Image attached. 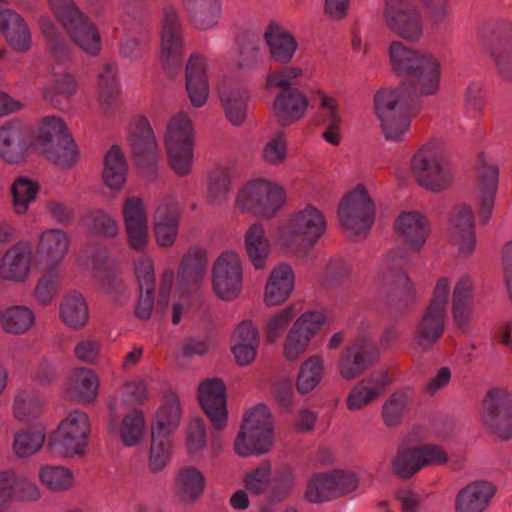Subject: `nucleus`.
<instances>
[{
  "label": "nucleus",
  "mask_w": 512,
  "mask_h": 512,
  "mask_svg": "<svg viewBox=\"0 0 512 512\" xmlns=\"http://www.w3.org/2000/svg\"><path fill=\"white\" fill-rule=\"evenodd\" d=\"M288 155V142L282 133L268 139L262 146L261 159L270 166H279Z\"/></svg>",
  "instance_id": "69168bd1"
},
{
  "label": "nucleus",
  "mask_w": 512,
  "mask_h": 512,
  "mask_svg": "<svg viewBox=\"0 0 512 512\" xmlns=\"http://www.w3.org/2000/svg\"><path fill=\"white\" fill-rule=\"evenodd\" d=\"M71 136L65 121L59 116L45 117L39 126V137L43 152L53 151V147L61 144Z\"/></svg>",
  "instance_id": "6e6d98bb"
},
{
  "label": "nucleus",
  "mask_w": 512,
  "mask_h": 512,
  "mask_svg": "<svg viewBox=\"0 0 512 512\" xmlns=\"http://www.w3.org/2000/svg\"><path fill=\"white\" fill-rule=\"evenodd\" d=\"M204 487L202 473L193 467L181 469L175 478V494L185 504L195 502L202 495Z\"/></svg>",
  "instance_id": "a18cd8bd"
},
{
  "label": "nucleus",
  "mask_w": 512,
  "mask_h": 512,
  "mask_svg": "<svg viewBox=\"0 0 512 512\" xmlns=\"http://www.w3.org/2000/svg\"><path fill=\"white\" fill-rule=\"evenodd\" d=\"M373 357V348L369 342L353 343L341 356L339 364L341 376L346 380L355 379L368 368Z\"/></svg>",
  "instance_id": "2f4dec72"
},
{
  "label": "nucleus",
  "mask_w": 512,
  "mask_h": 512,
  "mask_svg": "<svg viewBox=\"0 0 512 512\" xmlns=\"http://www.w3.org/2000/svg\"><path fill=\"white\" fill-rule=\"evenodd\" d=\"M488 398L484 426L503 440L512 438V399L497 391H490Z\"/></svg>",
  "instance_id": "6ab92c4d"
},
{
  "label": "nucleus",
  "mask_w": 512,
  "mask_h": 512,
  "mask_svg": "<svg viewBox=\"0 0 512 512\" xmlns=\"http://www.w3.org/2000/svg\"><path fill=\"white\" fill-rule=\"evenodd\" d=\"M106 429L125 447H134L142 442L146 433V420L142 410L125 409V399L109 398Z\"/></svg>",
  "instance_id": "0eeeda50"
},
{
  "label": "nucleus",
  "mask_w": 512,
  "mask_h": 512,
  "mask_svg": "<svg viewBox=\"0 0 512 512\" xmlns=\"http://www.w3.org/2000/svg\"><path fill=\"white\" fill-rule=\"evenodd\" d=\"M375 210V205L364 186L358 185L341 201L338 217L348 236L358 239L372 227Z\"/></svg>",
  "instance_id": "6e6552de"
},
{
  "label": "nucleus",
  "mask_w": 512,
  "mask_h": 512,
  "mask_svg": "<svg viewBox=\"0 0 512 512\" xmlns=\"http://www.w3.org/2000/svg\"><path fill=\"white\" fill-rule=\"evenodd\" d=\"M324 376V360L319 355H312L300 366L296 379V389L302 394L312 392Z\"/></svg>",
  "instance_id": "603ef678"
},
{
  "label": "nucleus",
  "mask_w": 512,
  "mask_h": 512,
  "mask_svg": "<svg viewBox=\"0 0 512 512\" xmlns=\"http://www.w3.org/2000/svg\"><path fill=\"white\" fill-rule=\"evenodd\" d=\"M39 190L38 184L25 176L15 179L12 184L13 207L17 214L27 212L30 204L36 199Z\"/></svg>",
  "instance_id": "bf43d9fd"
},
{
  "label": "nucleus",
  "mask_w": 512,
  "mask_h": 512,
  "mask_svg": "<svg viewBox=\"0 0 512 512\" xmlns=\"http://www.w3.org/2000/svg\"><path fill=\"white\" fill-rule=\"evenodd\" d=\"M499 168L495 163L483 161L476 171L474 203L479 222L486 225L492 218L499 190Z\"/></svg>",
  "instance_id": "ddd939ff"
},
{
  "label": "nucleus",
  "mask_w": 512,
  "mask_h": 512,
  "mask_svg": "<svg viewBox=\"0 0 512 512\" xmlns=\"http://www.w3.org/2000/svg\"><path fill=\"white\" fill-rule=\"evenodd\" d=\"M273 421L269 408L259 404L246 415L235 442L239 456L248 457L266 453L273 444Z\"/></svg>",
  "instance_id": "423d86ee"
},
{
  "label": "nucleus",
  "mask_w": 512,
  "mask_h": 512,
  "mask_svg": "<svg viewBox=\"0 0 512 512\" xmlns=\"http://www.w3.org/2000/svg\"><path fill=\"white\" fill-rule=\"evenodd\" d=\"M128 141L137 158L155 156L158 151L156 137L147 118L138 116L128 127Z\"/></svg>",
  "instance_id": "4c0bfd02"
},
{
  "label": "nucleus",
  "mask_w": 512,
  "mask_h": 512,
  "mask_svg": "<svg viewBox=\"0 0 512 512\" xmlns=\"http://www.w3.org/2000/svg\"><path fill=\"white\" fill-rule=\"evenodd\" d=\"M383 22L391 33L408 42H419L424 36L423 17L412 0H386Z\"/></svg>",
  "instance_id": "9d476101"
},
{
  "label": "nucleus",
  "mask_w": 512,
  "mask_h": 512,
  "mask_svg": "<svg viewBox=\"0 0 512 512\" xmlns=\"http://www.w3.org/2000/svg\"><path fill=\"white\" fill-rule=\"evenodd\" d=\"M388 379L384 374H377L355 385L346 399V406L351 411L364 408L378 398L385 390Z\"/></svg>",
  "instance_id": "ea45409f"
},
{
  "label": "nucleus",
  "mask_w": 512,
  "mask_h": 512,
  "mask_svg": "<svg viewBox=\"0 0 512 512\" xmlns=\"http://www.w3.org/2000/svg\"><path fill=\"white\" fill-rule=\"evenodd\" d=\"M183 35L178 12L172 7L163 10L160 61L165 69L181 64Z\"/></svg>",
  "instance_id": "dca6fc26"
},
{
  "label": "nucleus",
  "mask_w": 512,
  "mask_h": 512,
  "mask_svg": "<svg viewBox=\"0 0 512 512\" xmlns=\"http://www.w3.org/2000/svg\"><path fill=\"white\" fill-rule=\"evenodd\" d=\"M172 441L170 437L151 433V446L148 458V467L152 472L162 471L172 457Z\"/></svg>",
  "instance_id": "052dcab7"
},
{
  "label": "nucleus",
  "mask_w": 512,
  "mask_h": 512,
  "mask_svg": "<svg viewBox=\"0 0 512 512\" xmlns=\"http://www.w3.org/2000/svg\"><path fill=\"white\" fill-rule=\"evenodd\" d=\"M78 83L75 77L69 73L56 75L51 87L43 88V97L51 103L57 102L56 96L66 99L71 98L77 92Z\"/></svg>",
  "instance_id": "338daca9"
},
{
  "label": "nucleus",
  "mask_w": 512,
  "mask_h": 512,
  "mask_svg": "<svg viewBox=\"0 0 512 512\" xmlns=\"http://www.w3.org/2000/svg\"><path fill=\"white\" fill-rule=\"evenodd\" d=\"M410 99L409 87L382 88L374 96L376 117L386 140L401 142L411 126V116L406 112Z\"/></svg>",
  "instance_id": "7ed1b4c3"
},
{
  "label": "nucleus",
  "mask_w": 512,
  "mask_h": 512,
  "mask_svg": "<svg viewBox=\"0 0 512 512\" xmlns=\"http://www.w3.org/2000/svg\"><path fill=\"white\" fill-rule=\"evenodd\" d=\"M0 29L7 42L18 51L31 46V34L24 19L14 10L6 8L0 13Z\"/></svg>",
  "instance_id": "e433bc0d"
},
{
  "label": "nucleus",
  "mask_w": 512,
  "mask_h": 512,
  "mask_svg": "<svg viewBox=\"0 0 512 512\" xmlns=\"http://www.w3.org/2000/svg\"><path fill=\"white\" fill-rule=\"evenodd\" d=\"M122 216L129 246L137 252L144 251L150 240L144 201L137 196L125 198Z\"/></svg>",
  "instance_id": "2eb2a0df"
},
{
  "label": "nucleus",
  "mask_w": 512,
  "mask_h": 512,
  "mask_svg": "<svg viewBox=\"0 0 512 512\" xmlns=\"http://www.w3.org/2000/svg\"><path fill=\"white\" fill-rule=\"evenodd\" d=\"M475 285L471 277L464 275L457 281L452 295V312L459 326L468 324L471 317L470 304L474 298Z\"/></svg>",
  "instance_id": "37998d69"
},
{
  "label": "nucleus",
  "mask_w": 512,
  "mask_h": 512,
  "mask_svg": "<svg viewBox=\"0 0 512 512\" xmlns=\"http://www.w3.org/2000/svg\"><path fill=\"white\" fill-rule=\"evenodd\" d=\"M285 203V189L265 178L247 181L235 198L236 209L263 219L275 217Z\"/></svg>",
  "instance_id": "39448f33"
},
{
  "label": "nucleus",
  "mask_w": 512,
  "mask_h": 512,
  "mask_svg": "<svg viewBox=\"0 0 512 512\" xmlns=\"http://www.w3.org/2000/svg\"><path fill=\"white\" fill-rule=\"evenodd\" d=\"M428 54V52L408 47L399 40L392 41L388 47L391 68L400 76L411 75Z\"/></svg>",
  "instance_id": "a19ab883"
},
{
  "label": "nucleus",
  "mask_w": 512,
  "mask_h": 512,
  "mask_svg": "<svg viewBox=\"0 0 512 512\" xmlns=\"http://www.w3.org/2000/svg\"><path fill=\"white\" fill-rule=\"evenodd\" d=\"M207 256L203 249L190 250L182 259L179 271L181 288L186 285H198L207 269Z\"/></svg>",
  "instance_id": "8fccbe9b"
},
{
  "label": "nucleus",
  "mask_w": 512,
  "mask_h": 512,
  "mask_svg": "<svg viewBox=\"0 0 512 512\" xmlns=\"http://www.w3.org/2000/svg\"><path fill=\"white\" fill-rule=\"evenodd\" d=\"M45 441L43 429L22 428L14 434L12 448L17 457L27 458L38 453Z\"/></svg>",
  "instance_id": "5fc2aeb1"
},
{
  "label": "nucleus",
  "mask_w": 512,
  "mask_h": 512,
  "mask_svg": "<svg viewBox=\"0 0 512 512\" xmlns=\"http://www.w3.org/2000/svg\"><path fill=\"white\" fill-rule=\"evenodd\" d=\"M91 426L88 414L73 409L59 422L50 446L63 457H74L85 453Z\"/></svg>",
  "instance_id": "1a4fd4ad"
},
{
  "label": "nucleus",
  "mask_w": 512,
  "mask_h": 512,
  "mask_svg": "<svg viewBox=\"0 0 512 512\" xmlns=\"http://www.w3.org/2000/svg\"><path fill=\"white\" fill-rule=\"evenodd\" d=\"M243 289V264L235 250L223 251L212 266V290L223 301L237 299Z\"/></svg>",
  "instance_id": "9b49d317"
},
{
  "label": "nucleus",
  "mask_w": 512,
  "mask_h": 512,
  "mask_svg": "<svg viewBox=\"0 0 512 512\" xmlns=\"http://www.w3.org/2000/svg\"><path fill=\"white\" fill-rule=\"evenodd\" d=\"M326 321L322 311L302 313L292 324L283 345V355L288 361L298 360L307 350L313 337Z\"/></svg>",
  "instance_id": "f8f14e48"
},
{
  "label": "nucleus",
  "mask_w": 512,
  "mask_h": 512,
  "mask_svg": "<svg viewBox=\"0 0 512 512\" xmlns=\"http://www.w3.org/2000/svg\"><path fill=\"white\" fill-rule=\"evenodd\" d=\"M181 210L173 198L163 200L156 208L153 229L156 242L161 247L171 246L178 235Z\"/></svg>",
  "instance_id": "393cba45"
},
{
  "label": "nucleus",
  "mask_w": 512,
  "mask_h": 512,
  "mask_svg": "<svg viewBox=\"0 0 512 512\" xmlns=\"http://www.w3.org/2000/svg\"><path fill=\"white\" fill-rule=\"evenodd\" d=\"M295 287V273L291 265L280 263L273 267L267 278L263 300L269 307L279 306L286 302Z\"/></svg>",
  "instance_id": "b1692460"
},
{
  "label": "nucleus",
  "mask_w": 512,
  "mask_h": 512,
  "mask_svg": "<svg viewBox=\"0 0 512 512\" xmlns=\"http://www.w3.org/2000/svg\"><path fill=\"white\" fill-rule=\"evenodd\" d=\"M208 68V59L200 54L191 55L186 64L185 87L193 107L200 108L208 102L210 95Z\"/></svg>",
  "instance_id": "aec40b11"
},
{
  "label": "nucleus",
  "mask_w": 512,
  "mask_h": 512,
  "mask_svg": "<svg viewBox=\"0 0 512 512\" xmlns=\"http://www.w3.org/2000/svg\"><path fill=\"white\" fill-rule=\"evenodd\" d=\"M69 247L70 238L64 230L48 228L39 234L36 253L47 270H59Z\"/></svg>",
  "instance_id": "412c9836"
},
{
  "label": "nucleus",
  "mask_w": 512,
  "mask_h": 512,
  "mask_svg": "<svg viewBox=\"0 0 512 512\" xmlns=\"http://www.w3.org/2000/svg\"><path fill=\"white\" fill-rule=\"evenodd\" d=\"M198 398L213 428L224 429L228 419L224 382L218 378H210L201 382L198 387Z\"/></svg>",
  "instance_id": "f3484780"
},
{
  "label": "nucleus",
  "mask_w": 512,
  "mask_h": 512,
  "mask_svg": "<svg viewBox=\"0 0 512 512\" xmlns=\"http://www.w3.org/2000/svg\"><path fill=\"white\" fill-rule=\"evenodd\" d=\"M168 162L179 176L192 172L194 164V145L166 147Z\"/></svg>",
  "instance_id": "e2e57ef3"
},
{
  "label": "nucleus",
  "mask_w": 512,
  "mask_h": 512,
  "mask_svg": "<svg viewBox=\"0 0 512 512\" xmlns=\"http://www.w3.org/2000/svg\"><path fill=\"white\" fill-rule=\"evenodd\" d=\"M99 387V376L89 368L79 367L68 374L63 393L68 399L90 403L97 399Z\"/></svg>",
  "instance_id": "a878e982"
},
{
  "label": "nucleus",
  "mask_w": 512,
  "mask_h": 512,
  "mask_svg": "<svg viewBox=\"0 0 512 512\" xmlns=\"http://www.w3.org/2000/svg\"><path fill=\"white\" fill-rule=\"evenodd\" d=\"M411 170L423 188L435 193L446 190L454 180L445 148L436 141L425 144L413 155Z\"/></svg>",
  "instance_id": "20e7f679"
},
{
  "label": "nucleus",
  "mask_w": 512,
  "mask_h": 512,
  "mask_svg": "<svg viewBox=\"0 0 512 512\" xmlns=\"http://www.w3.org/2000/svg\"><path fill=\"white\" fill-rule=\"evenodd\" d=\"M391 467L400 478H409L422 469L416 448L402 449L391 461Z\"/></svg>",
  "instance_id": "0e129e2a"
},
{
  "label": "nucleus",
  "mask_w": 512,
  "mask_h": 512,
  "mask_svg": "<svg viewBox=\"0 0 512 512\" xmlns=\"http://www.w3.org/2000/svg\"><path fill=\"white\" fill-rule=\"evenodd\" d=\"M326 227L323 212L306 204L279 225L275 243L285 253H298L302 246L314 245L324 235Z\"/></svg>",
  "instance_id": "f03ea898"
},
{
  "label": "nucleus",
  "mask_w": 512,
  "mask_h": 512,
  "mask_svg": "<svg viewBox=\"0 0 512 512\" xmlns=\"http://www.w3.org/2000/svg\"><path fill=\"white\" fill-rule=\"evenodd\" d=\"M447 239L458 256L467 258L473 254L477 240L474 213L470 206L460 204L452 210L448 220Z\"/></svg>",
  "instance_id": "4468645a"
},
{
  "label": "nucleus",
  "mask_w": 512,
  "mask_h": 512,
  "mask_svg": "<svg viewBox=\"0 0 512 512\" xmlns=\"http://www.w3.org/2000/svg\"><path fill=\"white\" fill-rule=\"evenodd\" d=\"M445 316V313L427 307L415 332V339L420 346H428L441 337L444 332Z\"/></svg>",
  "instance_id": "09e8293b"
},
{
  "label": "nucleus",
  "mask_w": 512,
  "mask_h": 512,
  "mask_svg": "<svg viewBox=\"0 0 512 512\" xmlns=\"http://www.w3.org/2000/svg\"><path fill=\"white\" fill-rule=\"evenodd\" d=\"M135 272L139 281L140 298L136 307V315L140 319L151 316L155 289L154 264L150 257H143L135 264Z\"/></svg>",
  "instance_id": "473e14b6"
},
{
  "label": "nucleus",
  "mask_w": 512,
  "mask_h": 512,
  "mask_svg": "<svg viewBox=\"0 0 512 512\" xmlns=\"http://www.w3.org/2000/svg\"><path fill=\"white\" fill-rule=\"evenodd\" d=\"M217 92L229 122L234 126H240L247 117L250 99L246 86L237 79L224 78L219 83Z\"/></svg>",
  "instance_id": "a211bd4d"
},
{
  "label": "nucleus",
  "mask_w": 512,
  "mask_h": 512,
  "mask_svg": "<svg viewBox=\"0 0 512 512\" xmlns=\"http://www.w3.org/2000/svg\"><path fill=\"white\" fill-rule=\"evenodd\" d=\"M305 498L311 503H321L336 498L329 472L315 474L309 479Z\"/></svg>",
  "instance_id": "680f3d73"
},
{
  "label": "nucleus",
  "mask_w": 512,
  "mask_h": 512,
  "mask_svg": "<svg viewBox=\"0 0 512 512\" xmlns=\"http://www.w3.org/2000/svg\"><path fill=\"white\" fill-rule=\"evenodd\" d=\"M264 40L271 59L282 65L290 63L299 48L294 34L276 21L267 25Z\"/></svg>",
  "instance_id": "4be33fe9"
},
{
  "label": "nucleus",
  "mask_w": 512,
  "mask_h": 512,
  "mask_svg": "<svg viewBox=\"0 0 512 512\" xmlns=\"http://www.w3.org/2000/svg\"><path fill=\"white\" fill-rule=\"evenodd\" d=\"M496 492L495 485L488 480H474L463 487L455 500L456 512H483Z\"/></svg>",
  "instance_id": "bb28decb"
},
{
  "label": "nucleus",
  "mask_w": 512,
  "mask_h": 512,
  "mask_svg": "<svg viewBox=\"0 0 512 512\" xmlns=\"http://www.w3.org/2000/svg\"><path fill=\"white\" fill-rule=\"evenodd\" d=\"M192 25L199 31L216 27L222 17L221 0H199L195 8L185 7Z\"/></svg>",
  "instance_id": "49530a36"
},
{
  "label": "nucleus",
  "mask_w": 512,
  "mask_h": 512,
  "mask_svg": "<svg viewBox=\"0 0 512 512\" xmlns=\"http://www.w3.org/2000/svg\"><path fill=\"white\" fill-rule=\"evenodd\" d=\"M259 334L254 324L247 320L241 322L232 335V353L240 366L254 362L257 356Z\"/></svg>",
  "instance_id": "c756f323"
},
{
  "label": "nucleus",
  "mask_w": 512,
  "mask_h": 512,
  "mask_svg": "<svg viewBox=\"0 0 512 512\" xmlns=\"http://www.w3.org/2000/svg\"><path fill=\"white\" fill-rule=\"evenodd\" d=\"M28 128L18 121L0 127V157L9 163L20 162L27 151Z\"/></svg>",
  "instance_id": "cd10ccee"
},
{
  "label": "nucleus",
  "mask_w": 512,
  "mask_h": 512,
  "mask_svg": "<svg viewBox=\"0 0 512 512\" xmlns=\"http://www.w3.org/2000/svg\"><path fill=\"white\" fill-rule=\"evenodd\" d=\"M73 43L84 53L96 56L101 50V35L95 24L84 14L81 19L65 27Z\"/></svg>",
  "instance_id": "58836bf2"
},
{
  "label": "nucleus",
  "mask_w": 512,
  "mask_h": 512,
  "mask_svg": "<svg viewBox=\"0 0 512 512\" xmlns=\"http://www.w3.org/2000/svg\"><path fill=\"white\" fill-rule=\"evenodd\" d=\"M60 318L73 330L85 327L89 322V308L84 297L77 292L67 294L60 303Z\"/></svg>",
  "instance_id": "c03bdc74"
},
{
  "label": "nucleus",
  "mask_w": 512,
  "mask_h": 512,
  "mask_svg": "<svg viewBox=\"0 0 512 512\" xmlns=\"http://www.w3.org/2000/svg\"><path fill=\"white\" fill-rule=\"evenodd\" d=\"M194 138V126L187 114L180 112L170 119L164 136L165 147L194 145Z\"/></svg>",
  "instance_id": "de8ad7c7"
},
{
  "label": "nucleus",
  "mask_w": 512,
  "mask_h": 512,
  "mask_svg": "<svg viewBox=\"0 0 512 512\" xmlns=\"http://www.w3.org/2000/svg\"><path fill=\"white\" fill-rule=\"evenodd\" d=\"M244 248L249 261L256 270H263L272 251V244L264 225L258 222L251 224L244 234Z\"/></svg>",
  "instance_id": "7c9ffc66"
},
{
  "label": "nucleus",
  "mask_w": 512,
  "mask_h": 512,
  "mask_svg": "<svg viewBox=\"0 0 512 512\" xmlns=\"http://www.w3.org/2000/svg\"><path fill=\"white\" fill-rule=\"evenodd\" d=\"M490 55L501 77L512 80V36L492 47Z\"/></svg>",
  "instance_id": "774afa93"
},
{
  "label": "nucleus",
  "mask_w": 512,
  "mask_h": 512,
  "mask_svg": "<svg viewBox=\"0 0 512 512\" xmlns=\"http://www.w3.org/2000/svg\"><path fill=\"white\" fill-rule=\"evenodd\" d=\"M395 232L407 246L389 250L376 266L374 273L386 283L400 289L407 297L414 295V286L404 267L409 261V251L418 252L425 245L430 232V223L420 211L402 212L395 222Z\"/></svg>",
  "instance_id": "f257e3e1"
},
{
  "label": "nucleus",
  "mask_w": 512,
  "mask_h": 512,
  "mask_svg": "<svg viewBox=\"0 0 512 512\" xmlns=\"http://www.w3.org/2000/svg\"><path fill=\"white\" fill-rule=\"evenodd\" d=\"M98 103L102 110L112 106L113 100L121 92V82L115 66L105 64L97 76Z\"/></svg>",
  "instance_id": "3c124183"
},
{
  "label": "nucleus",
  "mask_w": 512,
  "mask_h": 512,
  "mask_svg": "<svg viewBox=\"0 0 512 512\" xmlns=\"http://www.w3.org/2000/svg\"><path fill=\"white\" fill-rule=\"evenodd\" d=\"M46 403L45 397L35 389H21L14 396L12 415L19 423L34 422L40 418Z\"/></svg>",
  "instance_id": "f704fd0d"
},
{
  "label": "nucleus",
  "mask_w": 512,
  "mask_h": 512,
  "mask_svg": "<svg viewBox=\"0 0 512 512\" xmlns=\"http://www.w3.org/2000/svg\"><path fill=\"white\" fill-rule=\"evenodd\" d=\"M35 322L34 312L26 306H10L2 312V327L11 334H22L28 331Z\"/></svg>",
  "instance_id": "4d7b16f0"
},
{
  "label": "nucleus",
  "mask_w": 512,
  "mask_h": 512,
  "mask_svg": "<svg viewBox=\"0 0 512 512\" xmlns=\"http://www.w3.org/2000/svg\"><path fill=\"white\" fill-rule=\"evenodd\" d=\"M32 267V252L22 243L10 247L0 260V279L21 284L27 281Z\"/></svg>",
  "instance_id": "5701e85b"
},
{
  "label": "nucleus",
  "mask_w": 512,
  "mask_h": 512,
  "mask_svg": "<svg viewBox=\"0 0 512 512\" xmlns=\"http://www.w3.org/2000/svg\"><path fill=\"white\" fill-rule=\"evenodd\" d=\"M308 107V97L297 87L281 91L273 102L275 115L285 124L300 121L306 115Z\"/></svg>",
  "instance_id": "c85d7f7f"
},
{
  "label": "nucleus",
  "mask_w": 512,
  "mask_h": 512,
  "mask_svg": "<svg viewBox=\"0 0 512 512\" xmlns=\"http://www.w3.org/2000/svg\"><path fill=\"white\" fill-rule=\"evenodd\" d=\"M38 477L40 482L53 492L68 491L75 483L72 470L63 465H44L40 468Z\"/></svg>",
  "instance_id": "864d4df0"
},
{
  "label": "nucleus",
  "mask_w": 512,
  "mask_h": 512,
  "mask_svg": "<svg viewBox=\"0 0 512 512\" xmlns=\"http://www.w3.org/2000/svg\"><path fill=\"white\" fill-rule=\"evenodd\" d=\"M182 419V409L178 396L169 392L164 396V402L155 414L151 425V433L170 437L180 425Z\"/></svg>",
  "instance_id": "c9c22d12"
},
{
  "label": "nucleus",
  "mask_w": 512,
  "mask_h": 512,
  "mask_svg": "<svg viewBox=\"0 0 512 512\" xmlns=\"http://www.w3.org/2000/svg\"><path fill=\"white\" fill-rule=\"evenodd\" d=\"M128 173L127 161L118 146H112L103 160L102 178L111 190L120 191L125 186Z\"/></svg>",
  "instance_id": "79ce46f5"
},
{
  "label": "nucleus",
  "mask_w": 512,
  "mask_h": 512,
  "mask_svg": "<svg viewBox=\"0 0 512 512\" xmlns=\"http://www.w3.org/2000/svg\"><path fill=\"white\" fill-rule=\"evenodd\" d=\"M411 76L415 93L421 96L436 95L440 90L441 63L429 53Z\"/></svg>",
  "instance_id": "72a5a7b5"
},
{
  "label": "nucleus",
  "mask_w": 512,
  "mask_h": 512,
  "mask_svg": "<svg viewBox=\"0 0 512 512\" xmlns=\"http://www.w3.org/2000/svg\"><path fill=\"white\" fill-rule=\"evenodd\" d=\"M230 173L228 169L218 166L210 171L206 184V197L210 204H223L229 196Z\"/></svg>",
  "instance_id": "13d9d810"
}]
</instances>
